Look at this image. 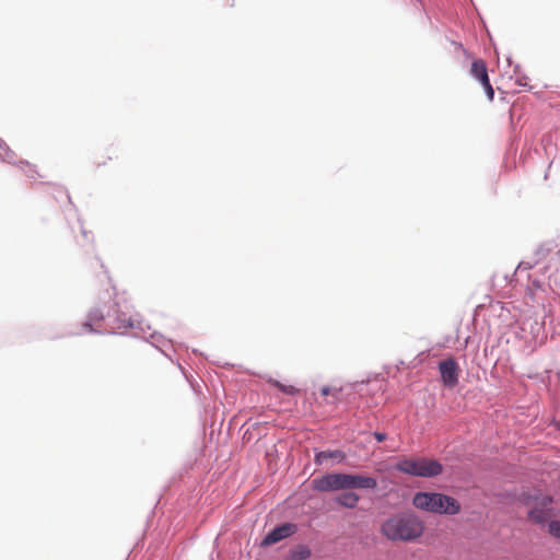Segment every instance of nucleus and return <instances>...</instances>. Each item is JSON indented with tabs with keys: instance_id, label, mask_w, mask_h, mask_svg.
Returning <instances> with one entry per match:
<instances>
[{
	"instance_id": "1a4fd4ad",
	"label": "nucleus",
	"mask_w": 560,
	"mask_h": 560,
	"mask_svg": "<svg viewBox=\"0 0 560 560\" xmlns=\"http://www.w3.org/2000/svg\"><path fill=\"white\" fill-rule=\"evenodd\" d=\"M348 489H375L377 481L373 477L347 474Z\"/></svg>"
},
{
	"instance_id": "9b49d317",
	"label": "nucleus",
	"mask_w": 560,
	"mask_h": 560,
	"mask_svg": "<svg viewBox=\"0 0 560 560\" xmlns=\"http://www.w3.org/2000/svg\"><path fill=\"white\" fill-rule=\"evenodd\" d=\"M359 495L353 492H343L336 498V502L346 508H354L359 502Z\"/></svg>"
},
{
	"instance_id": "f3484780",
	"label": "nucleus",
	"mask_w": 560,
	"mask_h": 560,
	"mask_svg": "<svg viewBox=\"0 0 560 560\" xmlns=\"http://www.w3.org/2000/svg\"><path fill=\"white\" fill-rule=\"evenodd\" d=\"M339 392L340 390L337 389V388H330V387H327V386H324L320 389V393H322L323 396L331 395L335 399H338Z\"/></svg>"
},
{
	"instance_id": "423d86ee",
	"label": "nucleus",
	"mask_w": 560,
	"mask_h": 560,
	"mask_svg": "<svg viewBox=\"0 0 560 560\" xmlns=\"http://www.w3.org/2000/svg\"><path fill=\"white\" fill-rule=\"evenodd\" d=\"M469 72L471 77H474L476 80L480 82L487 94L488 100L492 102L494 98V90L490 83L486 62L482 59L474 60Z\"/></svg>"
},
{
	"instance_id": "f257e3e1",
	"label": "nucleus",
	"mask_w": 560,
	"mask_h": 560,
	"mask_svg": "<svg viewBox=\"0 0 560 560\" xmlns=\"http://www.w3.org/2000/svg\"><path fill=\"white\" fill-rule=\"evenodd\" d=\"M423 529L422 521L412 514L393 516L382 525V533L392 540H413Z\"/></svg>"
},
{
	"instance_id": "ddd939ff",
	"label": "nucleus",
	"mask_w": 560,
	"mask_h": 560,
	"mask_svg": "<svg viewBox=\"0 0 560 560\" xmlns=\"http://www.w3.org/2000/svg\"><path fill=\"white\" fill-rule=\"evenodd\" d=\"M275 386H277L282 393L287 395H295L299 393V389L295 388L293 385H284L280 382H275Z\"/></svg>"
},
{
	"instance_id": "dca6fc26",
	"label": "nucleus",
	"mask_w": 560,
	"mask_h": 560,
	"mask_svg": "<svg viewBox=\"0 0 560 560\" xmlns=\"http://www.w3.org/2000/svg\"><path fill=\"white\" fill-rule=\"evenodd\" d=\"M117 319L120 323L118 327H131L133 325L131 317L127 316L126 313H122V317L117 316Z\"/></svg>"
},
{
	"instance_id": "0eeeda50",
	"label": "nucleus",
	"mask_w": 560,
	"mask_h": 560,
	"mask_svg": "<svg viewBox=\"0 0 560 560\" xmlns=\"http://www.w3.org/2000/svg\"><path fill=\"white\" fill-rule=\"evenodd\" d=\"M441 378L446 387L453 388L458 384L460 369L454 358H448L439 363Z\"/></svg>"
},
{
	"instance_id": "aec40b11",
	"label": "nucleus",
	"mask_w": 560,
	"mask_h": 560,
	"mask_svg": "<svg viewBox=\"0 0 560 560\" xmlns=\"http://www.w3.org/2000/svg\"><path fill=\"white\" fill-rule=\"evenodd\" d=\"M374 438L377 442H383L386 440V434L385 433H382V432H375L374 434Z\"/></svg>"
},
{
	"instance_id": "7ed1b4c3",
	"label": "nucleus",
	"mask_w": 560,
	"mask_h": 560,
	"mask_svg": "<svg viewBox=\"0 0 560 560\" xmlns=\"http://www.w3.org/2000/svg\"><path fill=\"white\" fill-rule=\"evenodd\" d=\"M394 468L399 472L422 478H432L443 471L440 462L427 457H402Z\"/></svg>"
},
{
	"instance_id": "f03ea898",
	"label": "nucleus",
	"mask_w": 560,
	"mask_h": 560,
	"mask_svg": "<svg viewBox=\"0 0 560 560\" xmlns=\"http://www.w3.org/2000/svg\"><path fill=\"white\" fill-rule=\"evenodd\" d=\"M412 504L419 510L435 514L455 515L460 511V503L456 499L439 492H417Z\"/></svg>"
},
{
	"instance_id": "412c9836",
	"label": "nucleus",
	"mask_w": 560,
	"mask_h": 560,
	"mask_svg": "<svg viewBox=\"0 0 560 560\" xmlns=\"http://www.w3.org/2000/svg\"><path fill=\"white\" fill-rule=\"evenodd\" d=\"M25 166H26V174L30 176V177H34V174L36 173V171L33 168L32 165H30L28 163H25Z\"/></svg>"
},
{
	"instance_id": "39448f33",
	"label": "nucleus",
	"mask_w": 560,
	"mask_h": 560,
	"mask_svg": "<svg viewBox=\"0 0 560 560\" xmlns=\"http://www.w3.org/2000/svg\"><path fill=\"white\" fill-rule=\"evenodd\" d=\"M551 503L552 499L548 495L535 498L534 506L528 512L529 518L538 524L546 523L556 515Z\"/></svg>"
},
{
	"instance_id": "4468645a",
	"label": "nucleus",
	"mask_w": 560,
	"mask_h": 560,
	"mask_svg": "<svg viewBox=\"0 0 560 560\" xmlns=\"http://www.w3.org/2000/svg\"><path fill=\"white\" fill-rule=\"evenodd\" d=\"M548 532L551 536L560 538V521H551L548 525Z\"/></svg>"
},
{
	"instance_id": "a211bd4d",
	"label": "nucleus",
	"mask_w": 560,
	"mask_h": 560,
	"mask_svg": "<svg viewBox=\"0 0 560 560\" xmlns=\"http://www.w3.org/2000/svg\"><path fill=\"white\" fill-rule=\"evenodd\" d=\"M218 5L223 9L233 8L235 4V0H215Z\"/></svg>"
},
{
	"instance_id": "6ab92c4d",
	"label": "nucleus",
	"mask_w": 560,
	"mask_h": 560,
	"mask_svg": "<svg viewBox=\"0 0 560 560\" xmlns=\"http://www.w3.org/2000/svg\"><path fill=\"white\" fill-rule=\"evenodd\" d=\"M115 158H117V155H116V154H115ZM106 159H108V160H113V159H114V156H112V155H107V156H105L104 154H102V155L97 156V160H96V162H95V163H96V165H97L98 167H100V166H104V165H106Z\"/></svg>"
},
{
	"instance_id": "2eb2a0df",
	"label": "nucleus",
	"mask_w": 560,
	"mask_h": 560,
	"mask_svg": "<svg viewBox=\"0 0 560 560\" xmlns=\"http://www.w3.org/2000/svg\"><path fill=\"white\" fill-rule=\"evenodd\" d=\"M295 555L299 558L298 560H306L311 557V550L305 546H300L296 549Z\"/></svg>"
},
{
	"instance_id": "20e7f679",
	"label": "nucleus",
	"mask_w": 560,
	"mask_h": 560,
	"mask_svg": "<svg viewBox=\"0 0 560 560\" xmlns=\"http://www.w3.org/2000/svg\"><path fill=\"white\" fill-rule=\"evenodd\" d=\"M312 487L314 490L319 492L347 490V474L334 472L326 474L325 476L318 478H314L312 480Z\"/></svg>"
},
{
	"instance_id": "9d476101",
	"label": "nucleus",
	"mask_w": 560,
	"mask_h": 560,
	"mask_svg": "<svg viewBox=\"0 0 560 560\" xmlns=\"http://www.w3.org/2000/svg\"><path fill=\"white\" fill-rule=\"evenodd\" d=\"M346 455L342 451H323L315 455V463L318 465L324 464L328 459H335L337 462L345 460Z\"/></svg>"
},
{
	"instance_id": "f8f14e48",
	"label": "nucleus",
	"mask_w": 560,
	"mask_h": 560,
	"mask_svg": "<svg viewBox=\"0 0 560 560\" xmlns=\"http://www.w3.org/2000/svg\"><path fill=\"white\" fill-rule=\"evenodd\" d=\"M104 319V313L100 308H94L90 312L86 322L84 323V327L89 331H96L93 326L98 324Z\"/></svg>"
},
{
	"instance_id": "6e6552de",
	"label": "nucleus",
	"mask_w": 560,
	"mask_h": 560,
	"mask_svg": "<svg viewBox=\"0 0 560 560\" xmlns=\"http://www.w3.org/2000/svg\"><path fill=\"white\" fill-rule=\"evenodd\" d=\"M296 530V525L292 523H283L271 529L262 539L261 546H271L284 538L290 537Z\"/></svg>"
},
{
	"instance_id": "4be33fe9",
	"label": "nucleus",
	"mask_w": 560,
	"mask_h": 560,
	"mask_svg": "<svg viewBox=\"0 0 560 560\" xmlns=\"http://www.w3.org/2000/svg\"><path fill=\"white\" fill-rule=\"evenodd\" d=\"M559 430H560V423H559Z\"/></svg>"
}]
</instances>
